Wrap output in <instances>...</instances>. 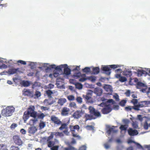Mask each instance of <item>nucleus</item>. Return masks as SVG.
<instances>
[{
	"label": "nucleus",
	"mask_w": 150,
	"mask_h": 150,
	"mask_svg": "<svg viewBox=\"0 0 150 150\" xmlns=\"http://www.w3.org/2000/svg\"><path fill=\"white\" fill-rule=\"evenodd\" d=\"M15 111V108L13 106H10L4 108L1 111V114L4 117H8L11 116Z\"/></svg>",
	"instance_id": "1"
},
{
	"label": "nucleus",
	"mask_w": 150,
	"mask_h": 150,
	"mask_svg": "<svg viewBox=\"0 0 150 150\" xmlns=\"http://www.w3.org/2000/svg\"><path fill=\"white\" fill-rule=\"evenodd\" d=\"M67 65L66 64H62L59 66H56L55 64H52L50 65L49 67H47L46 69V70H50L51 69H54L62 73V69L65 67H67Z\"/></svg>",
	"instance_id": "2"
},
{
	"label": "nucleus",
	"mask_w": 150,
	"mask_h": 150,
	"mask_svg": "<svg viewBox=\"0 0 150 150\" xmlns=\"http://www.w3.org/2000/svg\"><path fill=\"white\" fill-rule=\"evenodd\" d=\"M69 128L70 129V131L72 133L73 137L77 138V139H81L80 136L78 135L77 134L74 133L75 130L76 129L79 130V127L78 125H76L75 126L70 125Z\"/></svg>",
	"instance_id": "3"
},
{
	"label": "nucleus",
	"mask_w": 150,
	"mask_h": 150,
	"mask_svg": "<svg viewBox=\"0 0 150 150\" xmlns=\"http://www.w3.org/2000/svg\"><path fill=\"white\" fill-rule=\"evenodd\" d=\"M88 109L90 114L96 117V118L101 116L100 112L97 110H96L93 107L90 106Z\"/></svg>",
	"instance_id": "4"
},
{
	"label": "nucleus",
	"mask_w": 150,
	"mask_h": 150,
	"mask_svg": "<svg viewBox=\"0 0 150 150\" xmlns=\"http://www.w3.org/2000/svg\"><path fill=\"white\" fill-rule=\"evenodd\" d=\"M35 107L33 105H30L27 109V112L30 115V116L34 118L37 117V112L35 111Z\"/></svg>",
	"instance_id": "5"
},
{
	"label": "nucleus",
	"mask_w": 150,
	"mask_h": 150,
	"mask_svg": "<svg viewBox=\"0 0 150 150\" xmlns=\"http://www.w3.org/2000/svg\"><path fill=\"white\" fill-rule=\"evenodd\" d=\"M112 110L111 105L108 104L103 108L101 110V112L103 114H107L110 112Z\"/></svg>",
	"instance_id": "6"
},
{
	"label": "nucleus",
	"mask_w": 150,
	"mask_h": 150,
	"mask_svg": "<svg viewBox=\"0 0 150 150\" xmlns=\"http://www.w3.org/2000/svg\"><path fill=\"white\" fill-rule=\"evenodd\" d=\"M50 120L52 122L54 125H60L62 124V121L58 117L54 115H52L50 117Z\"/></svg>",
	"instance_id": "7"
},
{
	"label": "nucleus",
	"mask_w": 150,
	"mask_h": 150,
	"mask_svg": "<svg viewBox=\"0 0 150 150\" xmlns=\"http://www.w3.org/2000/svg\"><path fill=\"white\" fill-rule=\"evenodd\" d=\"M13 140L14 143L19 146L23 144V142L20 137L18 135H15L13 137Z\"/></svg>",
	"instance_id": "8"
},
{
	"label": "nucleus",
	"mask_w": 150,
	"mask_h": 150,
	"mask_svg": "<svg viewBox=\"0 0 150 150\" xmlns=\"http://www.w3.org/2000/svg\"><path fill=\"white\" fill-rule=\"evenodd\" d=\"M70 111V109L66 107H64L62 109L61 112V115L62 116H67L69 115V112Z\"/></svg>",
	"instance_id": "9"
},
{
	"label": "nucleus",
	"mask_w": 150,
	"mask_h": 150,
	"mask_svg": "<svg viewBox=\"0 0 150 150\" xmlns=\"http://www.w3.org/2000/svg\"><path fill=\"white\" fill-rule=\"evenodd\" d=\"M127 131L128 134L131 136L136 135L138 134V132L137 130H133L132 128H129Z\"/></svg>",
	"instance_id": "10"
},
{
	"label": "nucleus",
	"mask_w": 150,
	"mask_h": 150,
	"mask_svg": "<svg viewBox=\"0 0 150 150\" xmlns=\"http://www.w3.org/2000/svg\"><path fill=\"white\" fill-rule=\"evenodd\" d=\"M83 114V113L82 111L77 110L73 114L72 116L74 118L78 119Z\"/></svg>",
	"instance_id": "11"
},
{
	"label": "nucleus",
	"mask_w": 150,
	"mask_h": 150,
	"mask_svg": "<svg viewBox=\"0 0 150 150\" xmlns=\"http://www.w3.org/2000/svg\"><path fill=\"white\" fill-rule=\"evenodd\" d=\"M103 88L105 91L108 92V94H110L112 93V90L111 86L110 85L105 84Z\"/></svg>",
	"instance_id": "12"
},
{
	"label": "nucleus",
	"mask_w": 150,
	"mask_h": 150,
	"mask_svg": "<svg viewBox=\"0 0 150 150\" xmlns=\"http://www.w3.org/2000/svg\"><path fill=\"white\" fill-rule=\"evenodd\" d=\"M69 122L70 121L69 120L68 122L66 123H62V124L60 125H61V126L59 127V129L62 130L63 129H68V127L67 126L68 125Z\"/></svg>",
	"instance_id": "13"
},
{
	"label": "nucleus",
	"mask_w": 150,
	"mask_h": 150,
	"mask_svg": "<svg viewBox=\"0 0 150 150\" xmlns=\"http://www.w3.org/2000/svg\"><path fill=\"white\" fill-rule=\"evenodd\" d=\"M30 115L28 113V112H27V111H25L24 112L23 116V120L24 122H26L27 120L30 117Z\"/></svg>",
	"instance_id": "14"
},
{
	"label": "nucleus",
	"mask_w": 150,
	"mask_h": 150,
	"mask_svg": "<svg viewBox=\"0 0 150 150\" xmlns=\"http://www.w3.org/2000/svg\"><path fill=\"white\" fill-rule=\"evenodd\" d=\"M19 68H17L16 69L12 68L9 69L8 71V73L9 74H13L16 73L18 71H19Z\"/></svg>",
	"instance_id": "15"
},
{
	"label": "nucleus",
	"mask_w": 150,
	"mask_h": 150,
	"mask_svg": "<svg viewBox=\"0 0 150 150\" xmlns=\"http://www.w3.org/2000/svg\"><path fill=\"white\" fill-rule=\"evenodd\" d=\"M123 74L124 75L126 76L127 77H130V80L129 83H130L131 82V78L130 77L132 76V72L131 71H125L123 72Z\"/></svg>",
	"instance_id": "16"
},
{
	"label": "nucleus",
	"mask_w": 150,
	"mask_h": 150,
	"mask_svg": "<svg viewBox=\"0 0 150 150\" xmlns=\"http://www.w3.org/2000/svg\"><path fill=\"white\" fill-rule=\"evenodd\" d=\"M85 118V121H86L88 120H91L92 119H95L96 117L91 115V114L89 115L87 114H85L84 116Z\"/></svg>",
	"instance_id": "17"
},
{
	"label": "nucleus",
	"mask_w": 150,
	"mask_h": 150,
	"mask_svg": "<svg viewBox=\"0 0 150 150\" xmlns=\"http://www.w3.org/2000/svg\"><path fill=\"white\" fill-rule=\"evenodd\" d=\"M58 142V140L54 139L53 141H50L47 142V146L49 147H51L56 144V143Z\"/></svg>",
	"instance_id": "18"
},
{
	"label": "nucleus",
	"mask_w": 150,
	"mask_h": 150,
	"mask_svg": "<svg viewBox=\"0 0 150 150\" xmlns=\"http://www.w3.org/2000/svg\"><path fill=\"white\" fill-rule=\"evenodd\" d=\"M37 130V129L34 126L30 127L28 129V133L31 134H34Z\"/></svg>",
	"instance_id": "19"
},
{
	"label": "nucleus",
	"mask_w": 150,
	"mask_h": 150,
	"mask_svg": "<svg viewBox=\"0 0 150 150\" xmlns=\"http://www.w3.org/2000/svg\"><path fill=\"white\" fill-rule=\"evenodd\" d=\"M102 69L103 71L106 72V73L108 75H110V67L108 66H105L102 67Z\"/></svg>",
	"instance_id": "20"
},
{
	"label": "nucleus",
	"mask_w": 150,
	"mask_h": 150,
	"mask_svg": "<svg viewBox=\"0 0 150 150\" xmlns=\"http://www.w3.org/2000/svg\"><path fill=\"white\" fill-rule=\"evenodd\" d=\"M67 102V100L65 98H61L59 99L57 103L59 105L62 106L64 104Z\"/></svg>",
	"instance_id": "21"
},
{
	"label": "nucleus",
	"mask_w": 150,
	"mask_h": 150,
	"mask_svg": "<svg viewBox=\"0 0 150 150\" xmlns=\"http://www.w3.org/2000/svg\"><path fill=\"white\" fill-rule=\"evenodd\" d=\"M23 94L24 96H30L31 97H33V93L30 91L29 90H26L24 91Z\"/></svg>",
	"instance_id": "22"
},
{
	"label": "nucleus",
	"mask_w": 150,
	"mask_h": 150,
	"mask_svg": "<svg viewBox=\"0 0 150 150\" xmlns=\"http://www.w3.org/2000/svg\"><path fill=\"white\" fill-rule=\"evenodd\" d=\"M94 93L97 96H100L103 93L102 90L100 88H96L94 90Z\"/></svg>",
	"instance_id": "23"
},
{
	"label": "nucleus",
	"mask_w": 150,
	"mask_h": 150,
	"mask_svg": "<svg viewBox=\"0 0 150 150\" xmlns=\"http://www.w3.org/2000/svg\"><path fill=\"white\" fill-rule=\"evenodd\" d=\"M64 68L63 72L64 74L67 75H69L71 73L70 69L68 68L67 66L65 67Z\"/></svg>",
	"instance_id": "24"
},
{
	"label": "nucleus",
	"mask_w": 150,
	"mask_h": 150,
	"mask_svg": "<svg viewBox=\"0 0 150 150\" xmlns=\"http://www.w3.org/2000/svg\"><path fill=\"white\" fill-rule=\"evenodd\" d=\"M24 87H28L29 86L30 84V82L28 81L23 80L20 83Z\"/></svg>",
	"instance_id": "25"
},
{
	"label": "nucleus",
	"mask_w": 150,
	"mask_h": 150,
	"mask_svg": "<svg viewBox=\"0 0 150 150\" xmlns=\"http://www.w3.org/2000/svg\"><path fill=\"white\" fill-rule=\"evenodd\" d=\"M146 71L143 70H139L137 71V76H141L143 74H146Z\"/></svg>",
	"instance_id": "26"
},
{
	"label": "nucleus",
	"mask_w": 150,
	"mask_h": 150,
	"mask_svg": "<svg viewBox=\"0 0 150 150\" xmlns=\"http://www.w3.org/2000/svg\"><path fill=\"white\" fill-rule=\"evenodd\" d=\"M140 103L142 107H145L146 105L150 104V101H144L141 102Z\"/></svg>",
	"instance_id": "27"
},
{
	"label": "nucleus",
	"mask_w": 150,
	"mask_h": 150,
	"mask_svg": "<svg viewBox=\"0 0 150 150\" xmlns=\"http://www.w3.org/2000/svg\"><path fill=\"white\" fill-rule=\"evenodd\" d=\"M93 71L94 74H97L100 71V69L98 67H96L93 68Z\"/></svg>",
	"instance_id": "28"
},
{
	"label": "nucleus",
	"mask_w": 150,
	"mask_h": 150,
	"mask_svg": "<svg viewBox=\"0 0 150 150\" xmlns=\"http://www.w3.org/2000/svg\"><path fill=\"white\" fill-rule=\"evenodd\" d=\"M83 96L85 98V99L87 100H88L91 98L92 95L91 93H88L84 96V95Z\"/></svg>",
	"instance_id": "29"
},
{
	"label": "nucleus",
	"mask_w": 150,
	"mask_h": 150,
	"mask_svg": "<svg viewBox=\"0 0 150 150\" xmlns=\"http://www.w3.org/2000/svg\"><path fill=\"white\" fill-rule=\"evenodd\" d=\"M45 93L49 98L52 97V94L53 93V92L50 90H48L45 91Z\"/></svg>",
	"instance_id": "30"
},
{
	"label": "nucleus",
	"mask_w": 150,
	"mask_h": 150,
	"mask_svg": "<svg viewBox=\"0 0 150 150\" xmlns=\"http://www.w3.org/2000/svg\"><path fill=\"white\" fill-rule=\"evenodd\" d=\"M146 86L145 84L141 82H138L137 83V87L138 88H140L141 87H146Z\"/></svg>",
	"instance_id": "31"
},
{
	"label": "nucleus",
	"mask_w": 150,
	"mask_h": 150,
	"mask_svg": "<svg viewBox=\"0 0 150 150\" xmlns=\"http://www.w3.org/2000/svg\"><path fill=\"white\" fill-rule=\"evenodd\" d=\"M53 133L54 134V135H55L56 137H62L64 136V134L62 132H54Z\"/></svg>",
	"instance_id": "32"
},
{
	"label": "nucleus",
	"mask_w": 150,
	"mask_h": 150,
	"mask_svg": "<svg viewBox=\"0 0 150 150\" xmlns=\"http://www.w3.org/2000/svg\"><path fill=\"white\" fill-rule=\"evenodd\" d=\"M62 150H77V149L72 146H69V147L64 148Z\"/></svg>",
	"instance_id": "33"
},
{
	"label": "nucleus",
	"mask_w": 150,
	"mask_h": 150,
	"mask_svg": "<svg viewBox=\"0 0 150 150\" xmlns=\"http://www.w3.org/2000/svg\"><path fill=\"white\" fill-rule=\"evenodd\" d=\"M146 87H144V88L142 89L141 91L143 93H146L147 94H148L149 92V91L148 90L146 86Z\"/></svg>",
	"instance_id": "34"
},
{
	"label": "nucleus",
	"mask_w": 150,
	"mask_h": 150,
	"mask_svg": "<svg viewBox=\"0 0 150 150\" xmlns=\"http://www.w3.org/2000/svg\"><path fill=\"white\" fill-rule=\"evenodd\" d=\"M75 86L76 88L79 89H82L83 87L82 85L79 83H76L75 84Z\"/></svg>",
	"instance_id": "35"
},
{
	"label": "nucleus",
	"mask_w": 150,
	"mask_h": 150,
	"mask_svg": "<svg viewBox=\"0 0 150 150\" xmlns=\"http://www.w3.org/2000/svg\"><path fill=\"white\" fill-rule=\"evenodd\" d=\"M54 134L53 132H52L50 135L47 137V142H48L51 141V140L54 137Z\"/></svg>",
	"instance_id": "36"
},
{
	"label": "nucleus",
	"mask_w": 150,
	"mask_h": 150,
	"mask_svg": "<svg viewBox=\"0 0 150 150\" xmlns=\"http://www.w3.org/2000/svg\"><path fill=\"white\" fill-rule=\"evenodd\" d=\"M96 78L95 76H91L87 77V79H88L92 82H94L96 80Z\"/></svg>",
	"instance_id": "37"
},
{
	"label": "nucleus",
	"mask_w": 150,
	"mask_h": 150,
	"mask_svg": "<svg viewBox=\"0 0 150 150\" xmlns=\"http://www.w3.org/2000/svg\"><path fill=\"white\" fill-rule=\"evenodd\" d=\"M127 128V126L126 125H121L119 128L121 131H126Z\"/></svg>",
	"instance_id": "38"
},
{
	"label": "nucleus",
	"mask_w": 150,
	"mask_h": 150,
	"mask_svg": "<svg viewBox=\"0 0 150 150\" xmlns=\"http://www.w3.org/2000/svg\"><path fill=\"white\" fill-rule=\"evenodd\" d=\"M127 102V101L125 100H122L120 102L119 105L121 106L124 107Z\"/></svg>",
	"instance_id": "39"
},
{
	"label": "nucleus",
	"mask_w": 150,
	"mask_h": 150,
	"mask_svg": "<svg viewBox=\"0 0 150 150\" xmlns=\"http://www.w3.org/2000/svg\"><path fill=\"white\" fill-rule=\"evenodd\" d=\"M45 122H41L39 124L40 128L41 129L43 128L45 126Z\"/></svg>",
	"instance_id": "40"
},
{
	"label": "nucleus",
	"mask_w": 150,
	"mask_h": 150,
	"mask_svg": "<svg viewBox=\"0 0 150 150\" xmlns=\"http://www.w3.org/2000/svg\"><path fill=\"white\" fill-rule=\"evenodd\" d=\"M114 132V129L111 127L107 131V132L109 135H110L112 132Z\"/></svg>",
	"instance_id": "41"
},
{
	"label": "nucleus",
	"mask_w": 150,
	"mask_h": 150,
	"mask_svg": "<svg viewBox=\"0 0 150 150\" xmlns=\"http://www.w3.org/2000/svg\"><path fill=\"white\" fill-rule=\"evenodd\" d=\"M109 66L110 67V68L112 69H115L120 67V66L119 65L115 64L110 65Z\"/></svg>",
	"instance_id": "42"
},
{
	"label": "nucleus",
	"mask_w": 150,
	"mask_h": 150,
	"mask_svg": "<svg viewBox=\"0 0 150 150\" xmlns=\"http://www.w3.org/2000/svg\"><path fill=\"white\" fill-rule=\"evenodd\" d=\"M47 102L48 105H51L53 104L55 102V101L54 100H52L51 102H50V100L46 99L44 100V103H46Z\"/></svg>",
	"instance_id": "43"
},
{
	"label": "nucleus",
	"mask_w": 150,
	"mask_h": 150,
	"mask_svg": "<svg viewBox=\"0 0 150 150\" xmlns=\"http://www.w3.org/2000/svg\"><path fill=\"white\" fill-rule=\"evenodd\" d=\"M37 117L38 118L41 119H42L45 116V115L42 113L38 115L37 114Z\"/></svg>",
	"instance_id": "44"
},
{
	"label": "nucleus",
	"mask_w": 150,
	"mask_h": 150,
	"mask_svg": "<svg viewBox=\"0 0 150 150\" xmlns=\"http://www.w3.org/2000/svg\"><path fill=\"white\" fill-rule=\"evenodd\" d=\"M10 150H20V149L18 147L12 145L10 148Z\"/></svg>",
	"instance_id": "45"
},
{
	"label": "nucleus",
	"mask_w": 150,
	"mask_h": 150,
	"mask_svg": "<svg viewBox=\"0 0 150 150\" xmlns=\"http://www.w3.org/2000/svg\"><path fill=\"white\" fill-rule=\"evenodd\" d=\"M119 80L121 82H124L127 80V79L125 77L121 76L119 79Z\"/></svg>",
	"instance_id": "46"
},
{
	"label": "nucleus",
	"mask_w": 150,
	"mask_h": 150,
	"mask_svg": "<svg viewBox=\"0 0 150 150\" xmlns=\"http://www.w3.org/2000/svg\"><path fill=\"white\" fill-rule=\"evenodd\" d=\"M77 102L81 104L82 103V98L81 97H78L76 99Z\"/></svg>",
	"instance_id": "47"
},
{
	"label": "nucleus",
	"mask_w": 150,
	"mask_h": 150,
	"mask_svg": "<svg viewBox=\"0 0 150 150\" xmlns=\"http://www.w3.org/2000/svg\"><path fill=\"white\" fill-rule=\"evenodd\" d=\"M83 71L86 73H88L90 71V69L89 67H86L83 69Z\"/></svg>",
	"instance_id": "48"
},
{
	"label": "nucleus",
	"mask_w": 150,
	"mask_h": 150,
	"mask_svg": "<svg viewBox=\"0 0 150 150\" xmlns=\"http://www.w3.org/2000/svg\"><path fill=\"white\" fill-rule=\"evenodd\" d=\"M67 98L70 101L73 100L75 99L74 97L72 95L68 96Z\"/></svg>",
	"instance_id": "49"
},
{
	"label": "nucleus",
	"mask_w": 150,
	"mask_h": 150,
	"mask_svg": "<svg viewBox=\"0 0 150 150\" xmlns=\"http://www.w3.org/2000/svg\"><path fill=\"white\" fill-rule=\"evenodd\" d=\"M81 75V74L80 72H79L78 73L75 74L74 75V76L75 79L78 78Z\"/></svg>",
	"instance_id": "50"
},
{
	"label": "nucleus",
	"mask_w": 150,
	"mask_h": 150,
	"mask_svg": "<svg viewBox=\"0 0 150 150\" xmlns=\"http://www.w3.org/2000/svg\"><path fill=\"white\" fill-rule=\"evenodd\" d=\"M149 125L148 124L147 121H146L144 123V128L145 130H147L148 129Z\"/></svg>",
	"instance_id": "51"
},
{
	"label": "nucleus",
	"mask_w": 150,
	"mask_h": 150,
	"mask_svg": "<svg viewBox=\"0 0 150 150\" xmlns=\"http://www.w3.org/2000/svg\"><path fill=\"white\" fill-rule=\"evenodd\" d=\"M133 109V107L130 106H126L125 107V110L127 111H131Z\"/></svg>",
	"instance_id": "52"
},
{
	"label": "nucleus",
	"mask_w": 150,
	"mask_h": 150,
	"mask_svg": "<svg viewBox=\"0 0 150 150\" xmlns=\"http://www.w3.org/2000/svg\"><path fill=\"white\" fill-rule=\"evenodd\" d=\"M138 102V100L137 99H133L131 100L130 102L133 103L134 105L137 104Z\"/></svg>",
	"instance_id": "53"
},
{
	"label": "nucleus",
	"mask_w": 150,
	"mask_h": 150,
	"mask_svg": "<svg viewBox=\"0 0 150 150\" xmlns=\"http://www.w3.org/2000/svg\"><path fill=\"white\" fill-rule=\"evenodd\" d=\"M86 128L88 130H93L94 127L92 125H87L86 127Z\"/></svg>",
	"instance_id": "54"
},
{
	"label": "nucleus",
	"mask_w": 150,
	"mask_h": 150,
	"mask_svg": "<svg viewBox=\"0 0 150 150\" xmlns=\"http://www.w3.org/2000/svg\"><path fill=\"white\" fill-rule=\"evenodd\" d=\"M51 148V150H58L59 146L58 145L53 146Z\"/></svg>",
	"instance_id": "55"
},
{
	"label": "nucleus",
	"mask_w": 150,
	"mask_h": 150,
	"mask_svg": "<svg viewBox=\"0 0 150 150\" xmlns=\"http://www.w3.org/2000/svg\"><path fill=\"white\" fill-rule=\"evenodd\" d=\"M35 96H36L37 98L40 97L41 96V93L40 91H36L35 92Z\"/></svg>",
	"instance_id": "56"
},
{
	"label": "nucleus",
	"mask_w": 150,
	"mask_h": 150,
	"mask_svg": "<svg viewBox=\"0 0 150 150\" xmlns=\"http://www.w3.org/2000/svg\"><path fill=\"white\" fill-rule=\"evenodd\" d=\"M69 106L71 107L75 108L76 107V104L74 102H72L69 104Z\"/></svg>",
	"instance_id": "57"
},
{
	"label": "nucleus",
	"mask_w": 150,
	"mask_h": 150,
	"mask_svg": "<svg viewBox=\"0 0 150 150\" xmlns=\"http://www.w3.org/2000/svg\"><path fill=\"white\" fill-rule=\"evenodd\" d=\"M38 86V82H34L32 86V88H34Z\"/></svg>",
	"instance_id": "58"
},
{
	"label": "nucleus",
	"mask_w": 150,
	"mask_h": 150,
	"mask_svg": "<svg viewBox=\"0 0 150 150\" xmlns=\"http://www.w3.org/2000/svg\"><path fill=\"white\" fill-rule=\"evenodd\" d=\"M122 121L123 123L125 124H127L129 122V120L127 119H123L122 120Z\"/></svg>",
	"instance_id": "59"
},
{
	"label": "nucleus",
	"mask_w": 150,
	"mask_h": 150,
	"mask_svg": "<svg viewBox=\"0 0 150 150\" xmlns=\"http://www.w3.org/2000/svg\"><path fill=\"white\" fill-rule=\"evenodd\" d=\"M65 130L63 131V132L66 135H69V132H68V129H65Z\"/></svg>",
	"instance_id": "60"
},
{
	"label": "nucleus",
	"mask_w": 150,
	"mask_h": 150,
	"mask_svg": "<svg viewBox=\"0 0 150 150\" xmlns=\"http://www.w3.org/2000/svg\"><path fill=\"white\" fill-rule=\"evenodd\" d=\"M86 147L85 145H83L81 146L78 150H86Z\"/></svg>",
	"instance_id": "61"
},
{
	"label": "nucleus",
	"mask_w": 150,
	"mask_h": 150,
	"mask_svg": "<svg viewBox=\"0 0 150 150\" xmlns=\"http://www.w3.org/2000/svg\"><path fill=\"white\" fill-rule=\"evenodd\" d=\"M125 94L127 97H129L130 96V91L129 90H127L125 93Z\"/></svg>",
	"instance_id": "62"
},
{
	"label": "nucleus",
	"mask_w": 150,
	"mask_h": 150,
	"mask_svg": "<svg viewBox=\"0 0 150 150\" xmlns=\"http://www.w3.org/2000/svg\"><path fill=\"white\" fill-rule=\"evenodd\" d=\"M108 104H107L106 103H105L104 102H102L100 104H99L98 105L100 107H104L106 105H108Z\"/></svg>",
	"instance_id": "63"
},
{
	"label": "nucleus",
	"mask_w": 150,
	"mask_h": 150,
	"mask_svg": "<svg viewBox=\"0 0 150 150\" xmlns=\"http://www.w3.org/2000/svg\"><path fill=\"white\" fill-rule=\"evenodd\" d=\"M17 62L18 63H20L21 64L23 65H25L26 64V62L25 61H23L21 60H18Z\"/></svg>",
	"instance_id": "64"
}]
</instances>
